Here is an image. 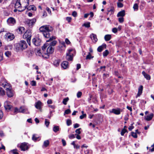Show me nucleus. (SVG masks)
<instances>
[{
    "label": "nucleus",
    "mask_w": 154,
    "mask_h": 154,
    "mask_svg": "<svg viewBox=\"0 0 154 154\" xmlns=\"http://www.w3.org/2000/svg\"><path fill=\"white\" fill-rule=\"evenodd\" d=\"M56 39L54 36L50 37L49 39L46 41L47 42H49V45L45 51L42 52V57L46 59L48 58L50 54L53 53L54 49V46L56 45L57 42L55 40L53 41Z\"/></svg>",
    "instance_id": "f257e3e1"
},
{
    "label": "nucleus",
    "mask_w": 154,
    "mask_h": 154,
    "mask_svg": "<svg viewBox=\"0 0 154 154\" xmlns=\"http://www.w3.org/2000/svg\"><path fill=\"white\" fill-rule=\"evenodd\" d=\"M29 4V0H17L15 4V7L19 9V11L21 12L26 8Z\"/></svg>",
    "instance_id": "f03ea898"
},
{
    "label": "nucleus",
    "mask_w": 154,
    "mask_h": 154,
    "mask_svg": "<svg viewBox=\"0 0 154 154\" xmlns=\"http://www.w3.org/2000/svg\"><path fill=\"white\" fill-rule=\"evenodd\" d=\"M40 32H43V34L45 38H49L50 37V32L51 30L49 29V27L47 25L43 26L39 28Z\"/></svg>",
    "instance_id": "7ed1b4c3"
},
{
    "label": "nucleus",
    "mask_w": 154,
    "mask_h": 154,
    "mask_svg": "<svg viewBox=\"0 0 154 154\" xmlns=\"http://www.w3.org/2000/svg\"><path fill=\"white\" fill-rule=\"evenodd\" d=\"M27 47V45L26 41L21 40L19 43L15 45L14 47L17 51L20 50L23 51L26 49Z\"/></svg>",
    "instance_id": "20e7f679"
},
{
    "label": "nucleus",
    "mask_w": 154,
    "mask_h": 154,
    "mask_svg": "<svg viewBox=\"0 0 154 154\" xmlns=\"http://www.w3.org/2000/svg\"><path fill=\"white\" fill-rule=\"evenodd\" d=\"M75 54V51L74 49H69L66 54V58L69 61H72Z\"/></svg>",
    "instance_id": "39448f33"
},
{
    "label": "nucleus",
    "mask_w": 154,
    "mask_h": 154,
    "mask_svg": "<svg viewBox=\"0 0 154 154\" xmlns=\"http://www.w3.org/2000/svg\"><path fill=\"white\" fill-rule=\"evenodd\" d=\"M31 30L30 29L27 30L23 35L24 38H26L27 41L29 45L30 44V41L31 37Z\"/></svg>",
    "instance_id": "423d86ee"
},
{
    "label": "nucleus",
    "mask_w": 154,
    "mask_h": 154,
    "mask_svg": "<svg viewBox=\"0 0 154 154\" xmlns=\"http://www.w3.org/2000/svg\"><path fill=\"white\" fill-rule=\"evenodd\" d=\"M2 85L5 88L7 96L8 97H10V94H9V92H10V84L7 81H5L2 83Z\"/></svg>",
    "instance_id": "0eeeda50"
},
{
    "label": "nucleus",
    "mask_w": 154,
    "mask_h": 154,
    "mask_svg": "<svg viewBox=\"0 0 154 154\" xmlns=\"http://www.w3.org/2000/svg\"><path fill=\"white\" fill-rule=\"evenodd\" d=\"M36 21V20L35 18H33L31 20L26 19L24 21V23L25 25H27L29 27H32Z\"/></svg>",
    "instance_id": "6e6552de"
},
{
    "label": "nucleus",
    "mask_w": 154,
    "mask_h": 154,
    "mask_svg": "<svg viewBox=\"0 0 154 154\" xmlns=\"http://www.w3.org/2000/svg\"><path fill=\"white\" fill-rule=\"evenodd\" d=\"M33 44L36 46H38L41 45V40L38 38L36 37L32 40Z\"/></svg>",
    "instance_id": "1a4fd4ad"
},
{
    "label": "nucleus",
    "mask_w": 154,
    "mask_h": 154,
    "mask_svg": "<svg viewBox=\"0 0 154 154\" xmlns=\"http://www.w3.org/2000/svg\"><path fill=\"white\" fill-rule=\"evenodd\" d=\"M122 110L119 108H117L116 109H113L112 110H110V113H112L116 115H118L120 114L121 111Z\"/></svg>",
    "instance_id": "9d476101"
},
{
    "label": "nucleus",
    "mask_w": 154,
    "mask_h": 154,
    "mask_svg": "<svg viewBox=\"0 0 154 154\" xmlns=\"http://www.w3.org/2000/svg\"><path fill=\"white\" fill-rule=\"evenodd\" d=\"M20 147L21 149V150L23 151L27 150L29 148L27 143H21Z\"/></svg>",
    "instance_id": "9b49d317"
},
{
    "label": "nucleus",
    "mask_w": 154,
    "mask_h": 154,
    "mask_svg": "<svg viewBox=\"0 0 154 154\" xmlns=\"http://www.w3.org/2000/svg\"><path fill=\"white\" fill-rule=\"evenodd\" d=\"M61 67L64 69H66L69 68V63L67 61H63L61 64Z\"/></svg>",
    "instance_id": "f8f14e48"
},
{
    "label": "nucleus",
    "mask_w": 154,
    "mask_h": 154,
    "mask_svg": "<svg viewBox=\"0 0 154 154\" xmlns=\"http://www.w3.org/2000/svg\"><path fill=\"white\" fill-rule=\"evenodd\" d=\"M106 45L105 44H103L101 46H99L97 48V50L99 52H101L103 49L106 48Z\"/></svg>",
    "instance_id": "ddd939ff"
},
{
    "label": "nucleus",
    "mask_w": 154,
    "mask_h": 154,
    "mask_svg": "<svg viewBox=\"0 0 154 154\" xmlns=\"http://www.w3.org/2000/svg\"><path fill=\"white\" fill-rule=\"evenodd\" d=\"M27 111L28 109L27 108H24V107L22 106L20 107L19 109V112L22 113H29L28 112H27Z\"/></svg>",
    "instance_id": "4468645a"
},
{
    "label": "nucleus",
    "mask_w": 154,
    "mask_h": 154,
    "mask_svg": "<svg viewBox=\"0 0 154 154\" xmlns=\"http://www.w3.org/2000/svg\"><path fill=\"white\" fill-rule=\"evenodd\" d=\"M107 11L108 13L111 12V14H113L114 12V7L112 6H111L107 8Z\"/></svg>",
    "instance_id": "2eb2a0df"
},
{
    "label": "nucleus",
    "mask_w": 154,
    "mask_h": 154,
    "mask_svg": "<svg viewBox=\"0 0 154 154\" xmlns=\"http://www.w3.org/2000/svg\"><path fill=\"white\" fill-rule=\"evenodd\" d=\"M90 37L93 42H96L97 40V36L95 34L93 33L91 34L90 35Z\"/></svg>",
    "instance_id": "dca6fc26"
},
{
    "label": "nucleus",
    "mask_w": 154,
    "mask_h": 154,
    "mask_svg": "<svg viewBox=\"0 0 154 154\" xmlns=\"http://www.w3.org/2000/svg\"><path fill=\"white\" fill-rule=\"evenodd\" d=\"M125 15V11L124 10L119 11L117 14V17H124Z\"/></svg>",
    "instance_id": "f3484780"
},
{
    "label": "nucleus",
    "mask_w": 154,
    "mask_h": 154,
    "mask_svg": "<svg viewBox=\"0 0 154 154\" xmlns=\"http://www.w3.org/2000/svg\"><path fill=\"white\" fill-rule=\"evenodd\" d=\"M143 89V86L142 85H140L138 88V92L137 96L136 97H137L140 96L142 94V91Z\"/></svg>",
    "instance_id": "a211bd4d"
},
{
    "label": "nucleus",
    "mask_w": 154,
    "mask_h": 154,
    "mask_svg": "<svg viewBox=\"0 0 154 154\" xmlns=\"http://www.w3.org/2000/svg\"><path fill=\"white\" fill-rule=\"evenodd\" d=\"M42 103L40 101H38L35 103V108L38 109H40L41 107Z\"/></svg>",
    "instance_id": "6ab92c4d"
},
{
    "label": "nucleus",
    "mask_w": 154,
    "mask_h": 154,
    "mask_svg": "<svg viewBox=\"0 0 154 154\" xmlns=\"http://www.w3.org/2000/svg\"><path fill=\"white\" fill-rule=\"evenodd\" d=\"M4 107L6 110H10V102L9 101H6L5 102Z\"/></svg>",
    "instance_id": "aec40b11"
},
{
    "label": "nucleus",
    "mask_w": 154,
    "mask_h": 154,
    "mask_svg": "<svg viewBox=\"0 0 154 154\" xmlns=\"http://www.w3.org/2000/svg\"><path fill=\"white\" fill-rule=\"evenodd\" d=\"M142 74L146 79L149 80L150 79V76L148 74L146 73L144 71H143Z\"/></svg>",
    "instance_id": "412c9836"
},
{
    "label": "nucleus",
    "mask_w": 154,
    "mask_h": 154,
    "mask_svg": "<svg viewBox=\"0 0 154 154\" xmlns=\"http://www.w3.org/2000/svg\"><path fill=\"white\" fill-rule=\"evenodd\" d=\"M49 141L48 140H46L44 142L43 144L42 145V147H47L49 144Z\"/></svg>",
    "instance_id": "4be33fe9"
},
{
    "label": "nucleus",
    "mask_w": 154,
    "mask_h": 154,
    "mask_svg": "<svg viewBox=\"0 0 154 154\" xmlns=\"http://www.w3.org/2000/svg\"><path fill=\"white\" fill-rule=\"evenodd\" d=\"M27 10L28 11L32 10V11H35L36 10V8L34 5H30L26 8Z\"/></svg>",
    "instance_id": "5701e85b"
},
{
    "label": "nucleus",
    "mask_w": 154,
    "mask_h": 154,
    "mask_svg": "<svg viewBox=\"0 0 154 154\" xmlns=\"http://www.w3.org/2000/svg\"><path fill=\"white\" fill-rule=\"evenodd\" d=\"M16 22V20L13 17H10V25H14Z\"/></svg>",
    "instance_id": "b1692460"
},
{
    "label": "nucleus",
    "mask_w": 154,
    "mask_h": 154,
    "mask_svg": "<svg viewBox=\"0 0 154 154\" xmlns=\"http://www.w3.org/2000/svg\"><path fill=\"white\" fill-rule=\"evenodd\" d=\"M18 32L19 33L21 34L23 32H25V29L23 27H20L18 29Z\"/></svg>",
    "instance_id": "393cba45"
},
{
    "label": "nucleus",
    "mask_w": 154,
    "mask_h": 154,
    "mask_svg": "<svg viewBox=\"0 0 154 154\" xmlns=\"http://www.w3.org/2000/svg\"><path fill=\"white\" fill-rule=\"evenodd\" d=\"M153 116V114L151 113L149 116H147L145 118V119L147 121H150L152 119Z\"/></svg>",
    "instance_id": "a878e982"
},
{
    "label": "nucleus",
    "mask_w": 154,
    "mask_h": 154,
    "mask_svg": "<svg viewBox=\"0 0 154 154\" xmlns=\"http://www.w3.org/2000/svg\"><path fill=\"white\" fill-rule=\"evenodd\" d=\"M48 42H47L45 44H44V45L42 47V49L43 52L45 51L47 47L49 45Z\"/></svg>",
    "instance_id": "bb28decb"
},
{
    "label": "nucleus",
    "mask_w": 154,
    "mask_h": 154,
    "mask_svg": "<svg viewBox=\"0 0 154 154\" xmlns=\"http://www.w3.org/2000/svg\"><path fill=\"white\" fill-rule=\"evenodd\" d=\"M111 38V36L110 35H106L104 36V39L106 41L109 40Z\"/></svg>",
    "instance_id": "cd10ccee"
},
{
    "label": "nucleus",
    "mask_w": 154,
    "mask_h": 154,
    "mask_svg": "<svg viewBox=\"0 0 154 154\" xmlns=\"http://www.w3.org/2000/svg\"><path fill=\"white\" fill-rule=\"evenodd\" d=\"M5 91L3 89L0 87V96H3L5 94Z\"/></svg>",
    "instance_id": "c85d7f7f"
},
{
    "label": "nucleus",
    "mask_w": 154,
    "mask_h": 154,
    "mask_svg": "<svg viewBox=\"0 0 154 154\" xmlns=\"http://www.w3.org/2000/svg\"><path fill=\"white\" fill-rule=\"evenodd\" d=\"M38 138L39 137L37 136V135L35 134L33 135L32 139L34 141H36L38 140Z\"/></svg>",
    "instance_id": "c756f323"
},
{
    "label": "nucleus",
    "mask_w": 154,
    "mask_h": 154,
    "mask_svg": "<svg viewBox=\"0 0 154 154\" xmlns=\"http://www.w3.org/2000/svg\"><path fill=\"white\" fill-rule=\"evenodd\" d=\"M60 63V60H55L54 61V66L57 67L59 65Z\"/></svg>",
    "instance_id": "7c9ffc66"
},
{
    "label": "nucleus",
    "mask_w": 154,
    "mask_h": 154,
    "mask_svg": "<svg viewBox=\"0 0 154 154\" xmlns=\"http://www.w3.org/2000/svg\"><path fill=\"white\" fill-rule=\"evenodd\" d=\"M27 52L29 57L32 56L34 53L33 50H31L27 51Z\"/></svg>",
    "instance_id": "2f4dec72"
},
{
    "label": "nucleus",
    "mask_w": 154,
    "mask_h": 154,
    "mask_svg": "<svg viewBox=\"0 0 154 154\" xmlns=\"http://www.w3.org/2000/svg\"><path fill=\"white\" fill-rule=\"evenodd\" d=\"M59 129V127L58 126L54 125L53 128V131L55 132H57Z\"/></svg>",
    "instance_id": "473e14b6"
},
{
    "label": "nucleus",
    "mask_w": 154,
    "mask_h": 154,
    "mask_svg": "<svg viewBox=\"0 0 154 154\" xmlns=\"http://www.w3.org/2000/svg\"><path fill=\"white\" fill-rule=\"evenodd\" d=\"M69 98L68 97H66L64 98L63 101V103L65 105L67 104V102L69 100Z\"/></svg>",
    "instance_id": "72a5a7b5"
},
{
    "label": "nucleus",
    "mask_w": 154,
    "mask_h": 154,
    "mask_svg": "<svg viewBox=\"0 0 154 154\" xmlns=\"http://www.w3.org/2000/svg\"><path fill=\"white\" fill-rule=\"evenodd\" d=\"M94 57L93 56H92L91 53H88V54L87 56L86 59H90L91 58H93Z\"/></svg>",
    "instance_id": "f704fd0d"
},
{
    "label": "nucleus",
    "mask_w": 154,
    "mask_h": 154,
    "mask_svg": "<svg viewBox=\"0 0 154 154\" xmlns=\"http://www.w3.org/2000/svg\"><path fill=\"white\" fill-rule=\"evenodd\" d=\"M90 23L89 22H87L86 23H84L83 26L89 28L90 27Z\"/></svg>",
    "instance_id": "c9c22d12"
},
{
    "label": "nucleus",
    "mask_w": 154,
    "mask_h": 154,
    "mask_svg": "<svg viewBox=\"0 0 154 154\" xmlns=\"http://www.w3.org/2000/svg\"><path fill=\"white\" fill-rule=\"evenodd\" d=\"M50 124V122L47 119H45V125L47 127H48Z\"/></svg>",
    "instance_id": "e433bc0d"
},
{
    "label": "nucleus",
    "mask_w": 154,
    "mask_h": 154,
    "mask_svg": "<svg viewBox=\"0 0 154 154\" xmlns=\"http://www.w3.org/2000/svg\"><path fill=\"white\" fill-rule=\"evenodd\" d=\"M109 53V52L108 50H106L103 52V55L104 57H106Z\"/></svg>",
    "instance_id": "4c0bfd02"
},
{
    "label": "nucleus",
    "mask_w": 154,
    "mask_h": 154,
    "mask_svg": "<svg viewBox=\"0 0 154 154\" xmlns=\"http://www.w3.org/2000/svg\"><path fill=\"white\" fill-rule=\"evenodd\" d=\"M109 76V74L107 73H104L103 74V80H105Z\"/></svg>",
    "instance_id": "58836bf2"
},
{
    "label": "nucleus",
    "mask_w": 154,
    "mask_h": 154,
    "mask_svg": "<svg viewBox=\"0 0 154 154\" xmlns=\"http://www.w3.org/2000/svg\"><path fill=\"white\" fill-rule=\"evenodd\" d=\"M5 38L7 39H8L10 38V33H7L5 34V35L4 36Z\"/></svg>",
    "instance_id": "ea45409f"
},
{
    "label": "nucleus",
    "mask_w": 154,
    "mask_h": 154,
    "mask_svg": "<svg viewBox=\"0 0 154 154\" xmlns=\"http://www.w3.org/2000/svg\"><path fill=\"white\" fill-rule=\"evenodd\" d=\"M72 124V121L71 120L68 119L66 121V124L68 126L71 125Z\"/></svg>",
    "instance_id": "a19ab883"
},
{
    "label": "nucleus",
    "mask_w": 154,
    "mask_h": 154,
    "mask_svg": "<svg viewBox=\"0 0 154 154\" xmlns=\"http://www.w3.org/2000/svg\"><path fill=\"white\" fill-rule=\"evenodd\" d=\"M131 136L134 138H137V137L136 133L132 132L131 133Z\"/></svg>",
    "instance_id": "79ce46f5"
},
{
    "label": "nucleus",
    "mask_w": 154,
    "mask_h": 154,
    "mask_svg": "<svg viewBox=\"0 0 154 154\" xmlns=\"http://www.w3.org/2000/svg\"><path fill=\"white\" fill-rule=\"evenodd\" d=\"M133 8L134 10H138V5L136 3L134 5Z\"/></svg>",
    "instance_id": "37998d69"
},
{
    "label": "nucleus",
    "mask_w": 154,
    "mask_h": 154,
    "mask_svg": "<svg viewBox=\"0 0 154 154\" xmlns=\"http://www.w3.org/2000/svg\"><path fill=\"white\" fill-rule=\"evenodd\" d=\"M127 130H126V129L125 128L123 129L122 130V131H121V135L122 136H123L124 135V134L125 133L127 132Z\"/></svg>",
    "instance_id": "c03bdc74"
},
{
    "label": "nucleus",
    "mask_w": 154,
    "mask_h": 154,
    "mask_svg": "<svg viewBox=\"0 0 154 154\" xmlns=\"http://www.w3.org/2000/svg\"><path fill=\"white\" fill-rule=\"evenodd\" d=\"M118 20L120 23H122L124 22V18L123 17H121L118 18Z\"/></svg>",
    "instance_id": "a18cd8bd"
},
{
    "label": "nucleus",
    "mask_w": 154,
    "mask_h": 154,
    "mask_svg": "<svg viewBox=\"0 0 154 154\" xmlns=\"http://www.w3.org/2000/svg\"><path fill=\"white\" fill-rule=\"evenodd\" d=\"M11 152L13 154H19L17 152V150L16 149L11 150Z\"/></svg>",
    "instance_id": "49530a36"
},
{
    "label": "nucleus",
    "mask_w": 154,
    "mask_h": 154,
    "mask_svg": "<svg viewBox=\"0 0 154 154\" xmlns=\"http://www.w3.org/2000/svg\"><path fill=\"white\" fill-rule=\"evenodd\" d=\"M123 6V5L122 3L120 2H117V6L118 8H122Z\"/></svg>",
    "instance_id": "de8ad7c7"
},
{
    "label": "nucleus",
    "mask_w": 154,
    "mask_h": 154,
    "mask_svg": "<svg viewBox=\"0 0 154 154\" xmlns=\"http://www.w3.org/2000/svg\"><path fill=\"white\" fill-rule=\"evenodd\" d=\"M36 54L38 56H41L42 55V53L40 50H38L36 52Z\"/></svg>",
    "instance_id": "09e8293b"
},
{
    "label": "nucleus",
    "mask_w": 154,
    "mask_h": 154,
    "mask_svg": "<svg viewBox=\"0 0 154 154\" xmlns=\"http://www.w3.org/2000/svg\"><path fill=\"white\" fill-rule=\"evenodd\" d=\"M15 94V92L10 88V97H13Z\"/></svg>",
    "instance_id": "8fccbe9b"
},
{
    "label": "nucleus",
    "mask_w": 154,
    "mask_h": 154,
    "mask_svg": "<svg viewBox=\"0 0 154 154\" xmlns=\"http://www.w3.org/2000/svg\"><path fill=\"white\" fill-rule=\"evenodd\" d=\"M81 129V128H79L77 129L75 131V132L76 133V134H80L81 133V132L80 131Z\"/></svg>",
    "instance_id": "3c124183"
},
{
    "label": "nucleus",
    "mask_w": 154,
    "mask_h": 154,
    "mask_svg": "<svg viewBox=\"0 0 154 154\" xmlns=\"http://www.w3.org/2000/svg\"><path fill=\"white\" fill-rule=\"evenodd\" d=\"M71 112V111L69 109H67L64 112V115H65V114H69Z\"/></svg>",
    "instance_id": "603ef678"
},
{
    "label": "nucleus",
    "mask_w": 154,
    "mask_h": 154,
    "mask_svg": "<svg viewBox=\"0 0 154 154\" xmlns=\"http://www.w3.org/2000/svg\"><path fill=\"white\" fill-rule=\"evenodd\" d=\"M19 109H18L17 107H15L14 108V113H15V114H16L17 113L19 112Z\"/></svg>",
    "instance_id": "864d4df0"
},
{
    "label": "nucleus",
    "mask_w": 154,
    "mask_h": 154,
    "mask_svg": "<svg viewBox=\"0 0 154 154\" xmlns=\"http://www.w3.org/2000/svg\"><path fill=\"white\" fill-rule=\"evenodd\" d=\"M31 85L33 86H35L36 85V82L34 81H32L31 82Z\"/></svg>",
    "instance_id": "5fc2aeb1"
},
{
    "label": "nucleus",
    "mask_w": 154,
    "mask_h": 154,
    "mask_svg": "<svg viewBox=\"0 0 154 154\" xmlns=\"http://www.w3.org/2000/svg\"><path fill=\"white\" fill-rule=\"evenodd\" d=\"M82 95V93L81 92H78L77 94V96L78 98H80L81 97Z\"/></svg>",
    "instance_id": "6e6d98bb"
},
{
    "label": "nucleus",
    "mask_w": 154,
    "mask_h": 154,
    "mask_svg": "<svg viewBox=\"0 0 154 154\" xmlns=\"http://www.w3.org/2000/svg\"><path fill=\"white\" fill-rule=\"evenodd\" d=\"M86 115L85 114H83L82 115H81L80 116V118L81 119H82L84 118L85 117H86Z\"/></svg>",
    "instance_id": "4d7b16f0"
},
{
    "label": "nucleus",
    "mask_w": 154,
    "mask_h": 154,
    "mask_svg": "<svg viewBox=\"0 0 154 154\" xmlns=\"http://www.w3.org/2000/svg\"><path fill=\"white\" fill-rule=\"evenodd\" d=\"M14 37H15L14 34L10 33V40H13Z\"/></svg>",
    "instance_id": "13d9d810"
},
{
    "label": "nucleus",
    "mask_w": 154,
    "mask_h": 154,
    "mask_svg": "<svg viewBox=\"0 0 154 154\" xmlns=\"http://www.w3.org/2000/svg\"><path fill=\"white\" fill-rule=\"evenodd\" d=\"M65 42L67 45H69L70 43V42L69 40L67 38L65 40Z\"/></svg>",
    "instance_id": "bf43d9fd"
},
{
    "label": "nucleus",
    "mask_w": 154,
    "mask_h": 154,
    "mask_svg": "<svg viewBox=\"0 0 154 154\" xmlns=\"http://www.w3.org/2000/svg\"><path fill=\"white\" fill-rule=\"evenodd\" d=\"M62 142L63 146H65L66 145V143L65 140L63 139H62Z\"/></svg>",
    "instance_id": "052dcab7"
},
{
    "label": "nucleus",
    "mask_w": 154,
    "mask_h": 154,
    "mask_svg": "<svg viewBox=\"0 0 154 154\" xmlns=\"http://www.w3.org/2000/svg\"><path fill=\"white\" fill-rule=\"evenodd\" d=\"M75 135H74L73 134H71L70 135H69V138L70 139H72V138H75Z\"/></svg>",
    "instance_id": "680f3d73"
},
{
    "label": "nucleus",
    "mask_w": 154,
    "mask_h": 154,
    "mask_svg": "<svg viewBox=\"0 0 154 154\" xmlns=\"http://www.w3.org/2000/svg\"><path fill=\"white\" fill-rule=\"evenodd\" d=\"M72 15L74 17H75L77 16V13L75 11H74L72 12Z\"/></svg>",
    "instance_id": "e2e57ef3"
},
{
    "label": "nucleus",
    "mask_w": 154,
    "mask_h": 154,
    "mask_svg": "<svg viewBox=\"0 0 154 154\" xmlns=\"http://www.w3.org/2000/svg\"><path fill=\"white\" fill-rule=\"evenodd\" d=\"M75 135L76 136V138L78 140H80L81 139V137L79 134H75Z\"/></svg>",
    "instance_id": "0e129e2a"
},
{
    "label": "nucleus",
    "mask_w": 154,
    "mask_h": 154,
    "mask_svg": "<svg viewBox=\"0 0 154 154\" xmlns=\"http://www.w3.org/2000/svg\"><path fill=\"white\" fill-rule=\"evenodd\" d=\"M112 31L113 32L116 33L117 32V29L116 28H113L112 29Z\"/></svg>",
    "instance_id": "69168bd1"
},
{
    "label": "nucleus",
    "mask_w": 154,
    "mask_h": 154,
    "mask_svg": "<svg viewBox=\"0 0 154 154\" xmlns=\"http://www.w3.org/2000/svg\"><path fill=\"white\" fill-rule=\"evenodd\" d=\"M76 70H78L80 68H81V65L80 64H77L76 66Z\"/></svg>",
    "instance_id": "338daca9"
},
{
    "label": "nucleus",
    "mask_w": 154,
    "mask_h": 154,
    "mask_svg": "<svg viewBox=\"0 0 154 154\" xmlns=\"http://www.w3.org/2000/svg\"><path fill=\"white\" fill-rule=\"evenodd\" d=\"M79 125L77 123H75L74 125V128H75L79 127Z\"/></svg>",
    "instance_id": "774afa93"
}]
</instances>
